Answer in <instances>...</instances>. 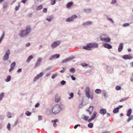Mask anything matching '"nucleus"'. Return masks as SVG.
I'll use <instances>...</instances> for the list:
<instances>
[{
    "label": "nucleus",
    "mask_w": 133,
    "mask_h": 133,
    "mask_svg": "<svg viewBox=\"0 0 133 133\" xmlns=\"http://www.w3.org/2000/svg\"><path fill=\"white\" fill-rule=\"evenodd\" d=\"M133 119V116L132 115L130 116L128 118V119L127 120V122H129L130 120L132 119Z\"/></svg>",
    "instance_id": "30"
},
{
    "label": "nucleus",
    "mask_w": 133,
    "mask_h": 133,
    "mask_svg": "<svg viewBox=\"0 0 133 133\" xmlns=\"http://www.w3.org/2000/svg\"><path fill=\"white\" fill-rule=\"evenodd\" d=\"M128 51L129 52H130L131 51V50L130 49H128Z\"/></svg>",
    "instance_id": "60"
},
{
    "label": "nucleus",
    "mask_w": 133,
    "mask_h": 133,
    "mask_svg": "<svg viewBox=\"0 0 133 133\" xmlns=\"http://www.w3.org/2000/svg\"><path fill=\"white\" fill-rule=\"evenodd\" d=\"M4 96V93H2L0 94V101L2 100Z\"/></svg>",
    "instance_id": "33"
},
{
    "label": "nucleus",
    "mask_w": 133,
    "mask_h": 133,
    "mask_svg": "<svg viewBox=\"0 0 133 133\" xmlns=\"http://www.w3.org/2000/svg\"><path fill=\"white\" fill-rule=\"evenodd\" d=\"M52 17H49V18H46V20L48 21L49 22H50L52 19Z\"/></svg>",
    "instance_id": "44"
},
{
    "label": "nucleus",
    "mask_w": 133,
    "mask_h": 133,
    "mask_svg": "<svg viewBox=\"0 0 133 133\" xmlns=\"http://www.w3.org/2000/svg\"><path fill=\"white\" fill-rule=\"evenodd\" d=\"M132 112V110L131 109H129L128 112L127 114V115L128 116H130V115L131 114Z\"/></svg>",
    "instance_id": "23"
},
{
    "label": "nucleus",
    "mask_w": 133,
    "mask_h": 133,
    "mask_svg": "<svg viewBox=\"0 0 133 133\" xmlns=\"http://www.w3.org/2000/svg\"><path fill=\"white\" fill-rule=\"evenodd\" d=\"M2 40V37H1L0 38V43L1 42Z\"/></svg>",
    "instance_id": "58"
},
{
    "label": "nucleus",
    "mask_w": 133,
    "mask_h": 133,
    "mask_svg": "<svg viewBox=\"0 0 133 133\" xmlns=\"http://www.w3.org/2000/svg\"><path fill=\"white\" fill-rule=\"evenodd\" d=\"M30 43H28L26 44V47H28V46H30Z\"/></svg>",
    "instance_id": "56"
},
{
    "label": "nucleus",
    "mask_w": 133,
    "mask_h": 133,
    "mask_svg": "<svg viewBox=\"0 0 133 133\" xmlns=\"http://www.w3.org/2000/svg\"><path fill=\"white\" fill-rule=\"evenodd\" d=\"M43 6L42 5H41L38 6L37 8V10H38L42 9L43 8Z\"/></svg>",
    "instance_id": "27"
},
{
    "label": "nucleus",
    "mask_w": 133,
    "mask_h": 133,
    "mask_svg": "<svg viewBox=\"0 0 133 133\" xmlns=\"http://www.w3.org/2000/svg\"><path fill=\"white\" fill-rule=\"evenodd\" d=\"M95 92L97 94H99L101 92V90L98 89H96L95 91Z\"/></svg>",
    "instance_id": "31"
},
{
    "label": "nucleus",
    "mask_w": 133,
    "mask_h": 133,
    "mask_svg": "<svg viewBox=\"0 0 133 133\" xmlns=\"http://www.w3.org/2000/svg\"><path fill=\"white\" fill-rule=\"evenodd\" d=\"M128 98H129L128 97H125L124 98H123L122 99H121V100H120L119 101L120 102H121L122 101H125V100L128 99Z\"/></svg>",
    "instance_id": "29"
},
{
    "label": "nucleus",
    "mask_w": 133,
    "mask_h": 133,
    "mask_svg": "<svg viewBox=\"0 0 133 133\" xmlns=\"http://www.w3.org/2000/svg\"><path fill=\"white\" fill-rule=\"evenodd\" d=\"M60 42L59 41H57L53 42L51 45V47L52 48H54L57 46L59 45L60 43Z\"/></svg>",
    "instance_id": "6"
},
{
    "label": "nucleus",
    "mask_w": 133,
    "mask_h": 133,
    "mask_svg": "<svg viewBox=\"0 0 133 133\" xmlns=\"http://www.w3.org/2000/svg\"><path fill=\"white\" fill-rule=\"evenodd\" d=\"M16 65V63L15 62H13L11 63L10 65V68L9 70V72H11L12 70L14 69V67H15Z\"/></svg>",
    "instance_id": "12"
},
{
    "label": "nucleus",
    "mask_w": 133,
    "mask_h": 133,
    "mask_svg": "<svg viewBox=\"0 0 133 133\" xmlns=\"http://www.w3.org/2000/svg\"><path fill=\"white\" fill-rule=\"evenodd\" d=\"M69 95L70 97H69L68 98L70 99L72 98L73 97L74 94L72 92L69 94Z\"/></svg>",
    "instance_id": "34"
},
{
    "label": "nucleus",
    "mask_w": 133,
    "mask_h": 133,
    "mask_svg": "<svg viewBox=\"0 0 133 133\" xmlns=\"http://www.w3.org/2000/svg\"><path fill=\"white\" fill-rule=\"evenodd\" d=\"M122 58L123 59H130L132 58V57L129 55H123L122 57Z\"/></svg>",
    "instance_id": "10"
},
{
    "label": "nucleus",
    "mask_w": 133,
    "mask_h": 133,
    "mask_svg": "<svg viewBox=\"0 0 133 133\" xmlns=\"http://www.w3.org/2000/svg\"><path fill=\"white\" fill-rule=\"evenodd\" d=\"M50 75V74L49 73H48L46 74V76L47 77H48Z\"/></svg>",
    "instance_id": "57"
},
{
    "label": "nucleus",
    "mask_w": 133,
    "mask_h": 133,
    "mask_svg": "<svg viewBox=\"0 0 133 133\" xmlns=\"http://www.w3.org/2000/svg\"><path fill=\"white\" fill-rule=\"evenodd\" d=\"M81 65L83 66H87V64L86 63H83L81 64Z\"/></svg>",
    "instance_id": "43"
},
{
    "label": "nucleus",
    "mask_w": 133,
    "mask_h": 133,
    "mask_svg": "<svg viewBox=\"0 0 133 133\" xmlns=\"http://www.w3.org/2000/svg\"><path fill=\"white\" fill-rule=\"evenodd\" d=\"M19 5L18 6H16L15 8V10L16 11H17L19 9Z\"/></svg>",
    "instance_id": "49"
},
{
    "label": "nucleus",
    "mask_w": 133,
    "mask_h": 133,
    "mask_svg": "<svg viewBox=\"0 0 133 133\" xmlns=\"http://www.w3.org/2000/svg\"><path fill=\"white\" fill-rule=\"evenodd\" d=\"M92 23V22L90 21H88V22H87L86 23H84L83 24V25H90Z\"/></svg>",
    "instance_id": "28"
},
{
    "label": "nucleus",
    "mask_w": 133,
    "mask_h": 133,
    "mask_svg": "<svg viewBox=\"0 0 133 133\" xmlns=\"http://www.w3.org/2000/svg\"><path fill=\"white\" fill-rule=\"evenodd\" d=\"M43 75V72H41L40 74L37 75L34 78V81H35L38 79L39 78L41 77Z\"/></svg>",
    "instance_id": "9"
},
{
    "label": "nucleus",
    "mask_w": 133,
    "mask_h": 133,
    "mask_svg": "<svg viewBox=\"0 0 133 133\" xmlns=\"http://www.w3.org/2000/svg\"><path fill=\"white\" fill-rule=\"evenodd\" d=\"M59 54H56L52 56L50 58V59H52L53 58H57L59 57Z\"/></svg>",
    "instance_id": "19"
},
{
    "label": "nucleus",
    "mask_w": 133,
    "mask_h": 133,
    "mask_svg": "<svg viewBox=\"0 0 133 133\" xmlns=\"http://www.w3.org/2000/svg\"><path fill=\"white\" fill-rule=\"evenodd\" d=\"M129 24L128 23H125V24H124L123 25V26H129Z\"/></svg>",
    "instance_id": "46"
},
{
    "label": "nucleus",
    "mask_w": 133,
    "mask_h": 133,
    "mask_svg": "<svg viewBox=\"0 0 133 133\" xmlns=\"http://www.w3.org/2000/svg\"><path fill=\"white\" fill-rule=\"evenodd\" d=\"M89 45H90L91 48H96L98 46V44L96 43H89Z\"/></svg>",
    "instance_id": "11"
},
{
    "label": "nucleus",
    "mask_w": 133,
    "mask_h": 133,
    "mask_svg": "<svg viewBox=\"0 0 133 133\" xmlns=\"http://www.w3.org/2000/svg\"><path fill=\"white\" fill-rule=\"evenodd\" d=\"M43 12L46 13L47 12V9L46 8H44L43 10Z\"/></svg>",
    "instance_id": "47"
},
{
    "label": "nucleus",
    "mask_w": 133,
    "mask_h": 133,
    "mask_svg": "<svg viewBox=\"0 0 133 133\" xmlns=\"http://www.w3.org/2000/svg\"><path fill=\"white\" fill-rule=\"evenodd\" d=\"M10 54V51L9 50H8L6 52L5 54L3 57V60H7L9 58Z\"/></svg>",
    "instance_id": "7"
},
{
    "label": "nucleus",
    "mask_w": 133,
    "mask_h": 133,
    "mask_svg": "<svg viewBox=\"0 0 133 133\" xmlns=\"http://www.w3.org/2000/svg\"><path fill=\"white\" fill-rule=\"evenodd\" d=\"M60 97L59 96H58L57 95H56L55 96V101L56 102H57L59 101H60Z\"/></svg>",
    "instance_id": "20"
},
{
    "label": "nucleus",
    "mask_w": 133,
    "mask_h": 133,
    "mask_svg": "<svg viewBox=\"0 0 133 133\" xmlns=\"http://www.w3.org/2000/svg\"><path fill=\"white\" fill-rule=\"evenodd\" d=\"M38 118L39 120H41L42 118V117L41 116H38Z\"/></svg>",
    "instance_id": "55"
},
{
    "label": "nucleus",
    "mask_w": 133,
    "mask_h": 133,
    "mask_svg": "<svg viewBox=\"0 0 133 133\" xmlns=\"http://www.w3.org/2000/svg\"><path fill=\"white\" fill-rule=\"evenodd\" d=\"M107 112L106 110L104 109H101L100 111V113L102 115H104Z\"/></svg>",
    "instance_id": "18"
},
{
    "label": "nucleus",
    "mask_w": 133,
    "mask_h": 133,
    "mask_svg": "<svg viewBox=\"0 0 133 133\" xmlns=\"http://www.w3.org/2000/svg\"><path fill=\"white\" fill-rule=\"evenodd\" d=\"M21 71H22L21 69H19L17 71V72H18L19 73V72H21Z\"/></svg>",
    "instance_id": "54"
},
{
    "label": "nucleus",
    "mask_w": 133,
    "mask_h": 133,
    "mask_svg": "<svg viewBox=\"0 0 133 133\" xmlns=\"http://www.w3.org/2000/svg\"><path fill=\"white\" fill-rule=\"evenodd\" d=\"M7 7V6L6 5H4L3 6L4 8H6Z\"/></svg>",
    "instance_id": "63"
},
{
    "label": "nucleus",
    "mask_w": 133,
    "mask_h": 133,
    "mask_svg": "<svg viewBox=\"0 0 133 133\" xmlns=\"http://www.w3.org/2000/svg\"><path fill=\"white\" fill-rule=\"evenodd\" d=\"M80 126V125L79 124L76 125H75V126L74 127V128L75 129H76L77 128V127H78V126Z\"/></svg>",
    "instance_id": "51"
},
{
    "label": "nucleus",
    "mask_w": 133,
    "mask_h": 133,
    "mask_svg": "<svg viewBox=\"0 0 133 133\" xmlns=\"http://www.w3.org/2000/svg\"><path fill=\"white\" fill-rule=\"evenodd\" d=\"M57 75V74L53 75L52 76V79H54L56 76Z\"/></svg>",
    "instance_id": "45"
},
{
    "label": "nucleus",
    "mask_w": 133,
    "mask_h": 133,
    "mask_svg": "<svg viewBox=\"0 0 133 133\" xmlns=\"http://www.w3.org/2000/svg\"><path fill=\"white\" fill-rule=\"evenodd\" d=\"M123 107V106L122 105H119L118 106L117 108L118 109H119L120 108H122Z\"/></svg>",
    "instance_id": "53"
},
{
    "label": "nucleus",
    "mask_w": 133,
    "mask_h": 133,
    "mask_svg": "<svg viewBox=\"0 0 133 133\" xmlns=\"http://www.w3.org/2000/svg\"><path fill=\"white\" fill-rule=\"evenodd\" d=\"M109 20L110 21H112V22H113V21H112V19H111V18H109Z\"/></svg>",
    "instance_id": "61"
},
{
    "label": "nucleus",
    "mask_w": 133,
    "mask_h": 133,
    "mask_svg": "<svg viewBox=\"0 0 133 133\" xmlns=\"http://www.w3.org/2000/svg\"><path fill=\"white\" fill-rule=\"evenodd\" d=\"M63 69L61 70L60 71V72L62 73H63L64 72L65 70H66V69L65 68H63Z\"/></svg>",
    "instance_id": "42"
},
{
    "label": "nucleus",
    "mask_w": 133,
    "mask_h": 133,
    "mask_svg": "<svg viewBox=\"0 0 133 133\" xmlns=\"http://www.w3.org/2000/svg\"><path fill=\"white\" fill-rule=\"evenodd\" d=\"M51 4L52 5L56 3L55 0H51Z\"/></svg>",
    "instance_id": "35"
},
{
    "label": "nucleus",
    "mask_w": 133,
    "mask_h": 133,
    "mask_svg": "<svg viewBox=\"0 0 133 133\" xmlns=\"http://www.w3.org/2000/svg\"><path fill=\"white\" fill-rule=\"evenodd\" d=\"M116 2V0H112L111 3L112 4H114Z\"/></svg>",
    "instance_id": "50"
},
{
    "label": "nucleus",
    "mask_w": 133,
    "mask_h": 133,
    "mask_svg": "<svg viewBox=\"0 0 133 133\" xmlns=\"http://www.w3.org/2000/svg\"><path fill=\"white\" fill-rule=\"evenodd\" d=\"M11 76L10 75H9L7 76V78L5 79V81L6 82H8L10 81L11 79Z\"/></svg>",
    "instance_id": "25"
},
{
    "label": "nucleus",
    "mask_w": 133,
    "mask_h": 133,
    "mask_svg": "<svg viewBox=\"0 0 133 133\" xmlns=\"http://www.w3.org/2000/svg\"><path fill=\"white\" fill-rule=\"evenodd\" d=\"M70 71L71 72H72V73H74L75 71V69L74 68H71L70 70Z\"/></svg>",
    "instance_id": "39"
},
{
    "label": "nucleus",
    "mask_w": 133,
    "mask_h": 133,
    "mask_svg": "<svg viewBox=\"0 0 133 133\" xmlns=\"http://www.w3.org/2000/svg\"><path fill=\"white\" fill-rule=\"evenodd\" d=\"M58 121V120L57 119H56L55 120H52L51 121V122L52 123H53V125L54 127H56L57 126V125L56 122Z\"/></svg>",
    "instance_id": "17"
},
{
    "label": "nucleus",
    "mask_w": 133,
    "mask_h": 133,
    "mask_svg": "<svg viewBox=\"0 0 133 133\" xmlns=\"http://www.w3.org/2000/svg\"><path fill=\"white\" fill-rule=\"evenodd\" d=\"M73 4V2H70L68 3L66 5V7L67 8H69Z\"/></svg>",
    "instance_id": "24"
},
{
    "label": "nucleus",
    "mask_w": 133,
    "mask_h": 133,
    "mask_svg": "<svg viewBox=\"0 0 133 133\" xmlns=\"http://www.w3.org/2000/svg\"><path fill=\"white\" fill-rule=\"evenodd\" d=\"M7 117L9 118H10L11 117V114L10 112H8L7 114Z\"/></svg>",
    "instance_id": "40"
},
{
    "label": "nucleus",
    "mask_w": 133,
    "mask_h": 133,
    "mask_svg": "<svg viewBox=\"0 0 133 133\" xmlns=\"http://www.w3.org/2000/svg\"><path fill=\"white\" fill-rule=\"evenodd\" d=\"M71 78L73 80H75L76 79V78L75 77H74L73 76H71Z\"/></svg>",
    "instance_id": "52"
},
{
    "label": "nucleus",
    "mask_w": 133,
    "mask_h": 133,
    "mask_svg": "<svg viewBox=\"0 0 133 133\" xmlns=\"http://www.w3.org/2000/svg\"><path fill=\"white\" fill-rule=\"evenodd\" d=\"M105 36V35H103L101 36L100 38L101 40L107 42H109L111 41L110 39L109 38H105L104 37Z\"/></svg>",
    "instance_id": "5"
},
{
    "label": "nucleus",
    "mask_w": 133,
    "mask_h": 133,
    "mask_svg": "<svg viewBox=\"0 0 133 133\" xmlns=\"http://www.w3.org/2000/svg\"><path fill=\"white\" fill-rule=\"evenodd\" d=\"M33 58V56L32 55H30L28 58L27 59L26 61V62H29L31 61V60Z\"/></svg>",
    "instance_id": "22"
},
{
    "label": "nucleus",
    "mask_w": 133,
    "mask_h": 133,
    "mask_svg": "<svg viewBox=\"0 0 133 133\" xmlns=\"http://www.w3.org/2000/svg\"><path fill=\"white\" fill-rule=\"evenodd\" d=\"M120 116H123V113H121L120 114Z\"/></svg>",
    "instance_id": "64"
},
{
    "label": "nucleus",
    "mask_w": 133,
    "mask_h": 133,
    "mask_svg": "<svg viewBox=\"0 0 133 133\" xmlns=\"http://www.w3.org/2000/svg\"><path fill=\"white\" fill-rule=\"evenodd\" d=\"M39 103H37L35 105V107L36 108H37L39 106Z\"/></svg>",
    "instance_id": "48"
},
{
    "label": "nucleus",
    "mask_w": 133,
    "mask_h": 133,
    "mask_svg": "<svg viewBox=\"0 0 133 133\" xmlns=\"http://www.w3.org/2000/svg\"><path fill=\"white\" fill-rule=\"evenodd\" d=\"M61 110V108L58 104H57L54 106L52 109V112L54 114L58 113Z\"/></svg>",
    "instance_id": "3"
},
{
    "label": "nucleus",
    "mask_w": 133,
    "mask_h": 133,
    "mask_svg": "<svg viewBox=\"0 0 133 133\" xmlns=\"http://www.w3.org/2000/svg\"><path fill=\"white\" fill-rule=\"evenodd\" d=\"M61 83L62 85H63L65 84L66 82L64 80H63L61 82Z\"/></svg>",
    "instance_id": "41"
},
{
    "label": "nucleus",
    "mask_w": 133,
    "mask_h": 133,
    "mask_svg": "<svg viewBox=\"0 0 133 133\" xmlns=\"http://www.w3.org/2000/svg\"><path fill=\"white\" fill-rule=\"evenodd\" d=\"M97 115V112H94L93 113V115L92 116L91 118L88 119L89 117H86L85 115H83L82 117V119L85 121L88 120V122H90L92 120L94 119L95 117Z\"/></svg>",
    "instance_id": "2"
},
{
    "label": "nucleus",
    "mask_w": 133,
    "mask_h": 133,
    "mask_svg": "<svg viewBox=\"0 0 133 133\" xmlns=\"http://www.w3.org/2000/svg\"><path fill=\"white\" fill-rule=\"evenodd\" d=\"M7 128L10 131V124L9 123L8 124L7 126Z\"/></svg>",
    "instance_id": "38"
},
{
    "label": "nucleus",
    "mask_w": 133,
    "mask_h": 133,
    "mask_svg": "<svg viewBox=\"0 0 133 133\" xmlns=\"http://www.w3.org/2000/svg\"><path fill=\"white\" fill-rule=\"evenodd\" d=\"M93 124L92 123H90L88 124V126L89 127L92 128L93 127Z\"/></svg>",
    "instance_id": "32"
},
{
    "label": "nucleus",
    "mask_w": 133,
    "mask_h": 133,
    "mask_svg": "<svg viewBox=\"0 0 133 133\" xmlns=\"http://www.w3.org/2000/svg\"><path fill=\"white\" fill-rule=\"evenodd\" d=\"M93 110V107L90 106L88 109L87 111L88 112L89 114L90 115L92 112Z\"/></svg>",
    "instance_id": "16"
},
{
    "label": "nucleus",
    "mask_w": 133,
    "mask_h": 133,
    "mask_svg": "<svg viewBox=\"0 0 133 133\" xmlns=\"http://www.w3.org/2000/svg\"><path fill=\"white\" fill-rule=\"evenodd\" d=\"M89 44V43L86 46H83V48L84 49L86 50H90L91 48L90 45Z\"/></svg>",
    "instance_id": "14"
},
{
    "label": "nucleus",
    "mask_w": 133,
    "mask_h": 133,
    "mask_svg": "<svg viewBox=\"0 0 133 133\" xmlns=\"http://www.w3.org/2000/svg\"><path fill=\"white\" fill-rule=\"evenodd\" d=\"M115 88L117 90H118L121 89V87L119 86H117Z\"/></svg>",
    "instance_id": "36"
},
{
    "label": "nucleus",
    "mask_w": 133,
    "mask_h": 133,
    "mask_svg": "<svg viewBox=\"0 0 133 133\" xmlns=\"http://www.w3.org/2000/svg\"><path fill=\"white\" fill-rule=\"evenodd\" d=\"M123 44L122 43H121L119 46V48L118 49V51L119 52H120L122 50L123 48Z\"/></svg>",
    "instance_id": "21"
},
{
    "label": "nucleus",
    "mask_w": 133,
    "mask_h": 133,
    "mask_svg": "<svg viewBox=\"0 0 133 133\" xmlns=\"http://www.w3.org/2000/svg\"><path fill=\"white\" fill-rule=\"evenodd\" d=\"M102 133H109V132L108 131H105L104 132H103Z\"/></svg>",
    "instance_id": "59"
},
{
    "label": "nucleus",
    "mask_w": 133,
    "mask_h": 133,
    "mask_svg": "<svg viewBox=\"0 0 133 133\" xmlns=\"http://www.w3.org/2000/svg\"><path fill=\"white\" fill-rule=\"evenodd\" d=\"M103 46L104 47L108 49H111L112 47L111 45L106 43H104L103 44Z\"/></svg>",
    "instance_id": "13"
},
{
    "label": "nucleus",
    "mask_w": 133,
    "mask_h": 133,
    "mask_svg": "<svg viewBox=\"0 0 133 133\" xmlns=\"http://www.w3.org/2000/svg\"><path fill=\"white\" fill-rule=\"evenodd\" d=\"M74 57H72L71 58L70 57L67 58H66L62 61V63H65L68 61H69L71 60L72 59L74 58Z\"/></svg>",
    "instance_id": "15"
},
{
    "label": "nucleus",
    "mask_w": 133,
    "mask_h": 133,
    "mask_svg": "<svg viewBox=\"0 0 133 133\" xmlns=\"http://www.w3.org/2000/svg\"><path fill=\"white\" fill-rule=\"evenodd\" d=\"M25 114L27 116H30L31 115V113L29 111H27L25 112Z\"/></svg>",
    "instance_id": "37"
},
{
    "label": "nucleus",
    "mask_w": 133,
    "mask_h": 133,
    "mask_svg": "<svg viewBox=\"0 0 133 133\" xmlns=\"http://www.w3.org/2000/svg\"><path fill=\"white\" fill-rule=\"evenodd\" d=\"M30 31L31 29L30 27L29 26H27L25 30H23L21 32L19 35L20 37H24L28 34Z\"/></svg>",
    "instance_id": "1"
},
{
    "label": "nucleus",
    "mask_w": 133,
    "mask_h": 133,
    "mask_svg": "<svg viewBox=\"0 0 133 133\" xmlns=\"http://www.w3.org/2000/svg\"><path fill=\"white\" fill-rule=\"evenodd\" d=\"M107 115H108V117H109V116H110V114H109V113H108V114H107Z\"/></svg>",
    "instance_id": "62"
},
{
    "label": "nucleus",
    "mask_w": 133,
    "mask_h": 133,
    "mask_svg": "<svg viewBox=\"0 0 133 133\" xmlns=\"http://www.w3.org/2000/svg\"><path fill=\"white\" fill-rule=\"evenodd\" d=\"M119 109L117 107L116 108H115L113 111V112L114 113H117Z\"/></svg>",
    "instance_id": "26"
},
{
    "label": "nucleus",
    "mask_w": 133,
    "mask_h": 133,
    "mask_svg": "<svg viewBox=\"0 0 133 133\" xmlns=\"http://www.w3.org/2000/svg\"><path fill=\"white\" fill-rule=\"evenodd\" d=\"M77 18V16L76 15H74L66 19V21L67 22H70L74 20Z\"/></svg>",
    "instance_id": "8"
},
{
    "label": "nucleus",
    "mask_w": 133,
    "mask_h": 133,
    "mask_svg": "<svg viewBox=\"0 0 133 133\" xmlns=\"http://www.w3.org/2000/svg\"><path fill=\"white\" fill-rule=\"evenodd\" d=\"M90 89L89 88L87 87H86L85 89V95L89 99L90 98L91 99H92L93 98V96L89 95Z\"/></svg>",
    "instance_id": "4"
}]
</instances>
